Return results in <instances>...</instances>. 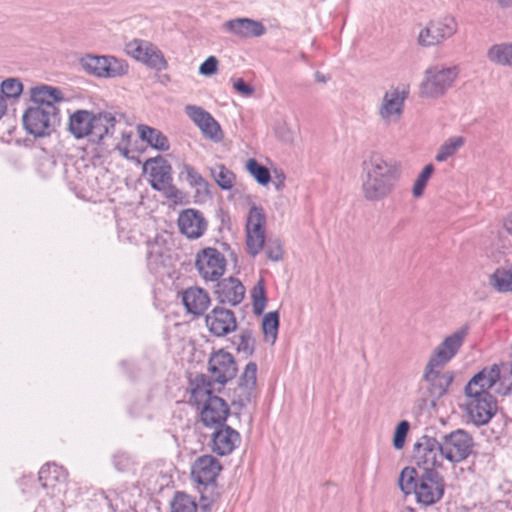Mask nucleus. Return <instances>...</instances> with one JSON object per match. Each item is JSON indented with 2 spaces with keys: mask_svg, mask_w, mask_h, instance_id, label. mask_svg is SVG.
<instances>
[{
  "mask_svg": "<svg viewBox=\"0 0 512 512\" xmlns=\"http://www.w3.org/2000/svg\"><path fill=\"white\" fill-rule=\"evenodd\" d=\"M458 30V23L451 15H445L430 20L418 34L417 42L420 46L431 47L443 43L451 38Z\"/></svg>",
  "mask_w": 512,
  "mask_h": 512,
  "instance_id": "nucleus-9",
  "label": "nucleus"
},
{
  "mask_svg": "<svg viewBox=\"0 0 512 512\" xmlns=\"http://www.w3.org/2000/svg\"><path fill=\"white\" fill-rule=\"evenodd\" d=\"M82 68L89 74L101 78H116L127 74L128 64L114 56L86 55L80 60Z\"/></svg>",
  "mask_w": 512,
  "mask_h": 512,
  "instance_id": "nucleus-10",
  "label": "nucleus"
},
{
  "mask_svg": "<svg viewBox=\"0 0 512 512\" xmlns=\"http://www.w3.org/2000/svg\"><path fill=\"white\" fill-rule=\"evenodd\" d=\"M496 1H497V4H498L502 9H507V8L512 7V0H496Z\"/></svg>",
  "mask_w": 512,
  "mask_h": 512,
  "instance_id": "nucleus-54",
  "label": "nucleus"
},
{
  "mask_svg": "<svg viewBox=\"0 0 512 512\" xmlns=\"http://www.w3.org/2000/svg\"><path fill=\"white\" fill-rule=\"evenodd\" d=\"M65 471L56 464H46L39 471L38 480L44 488L52 487L54 482L65 480Z\"/></svg>",
  "mask_w": 512,
  "mask_h": 512,
  "instance_id": "nucleus-39",
  "label": "nucleus"
},
{
  "mask_svg": "<svg viewBox=\"0 0 512 512\" xmlns=\"http://www.w3.org/2000/svg\"><path fill=\"white\" fill-rule=\"evenodd\" d=\"M263 248L265 249L267 258L271 261L277 262L282 259L283 248L279 239H269Z\"/></svg>",
  "mask_w": 512,
  "mask_h": 512,
  "instance_id": "nucleus-48",
  "label": "nucleus"
},
{
  "mask_svg": "<svg viewBox=\"0 0 512 512\" xmlns=\"http://www.w3.org/2000/svg\"><path fill=\"white\" fill-rule=\"evenodd\" d=\"M257 383V365L249 362L240 376L237 388L234 390L233 404L240 408L247 406L255 395Z\"/></svg>",
  "mask_w": 512,
  "mask_h": 512,
  "instance_id": "nucleus-18",
  "label": "nucleus"
},
{
  "mask_svg": "<svg viewBox=\"0 0 512 512\" xmlns=\"http://www.w3.org/2000/svg\"><path fill=\"white\" fill-rule=\"evenodd\" d=\"M147 247V266L152 273H158L162 268L171 265L169 250L161 242H148Z\"/></svg>",
  "mask_w": 512,
  "mask_h": 512,
  "instance_id": "nucleus-32",
  "label": "nucleus"
},
{
  "mask_svg": "<svg viewBox=\"0 0 512 512\" xmlns=\"http://www.w3.org/2000/svg\"><path fill=\"white\" fill-rule=\"evenodd\" d=\"M413 461L416 469L420 471H437L445 460L440 440L423 435L413 446Z\"/></svg>",
  "mask_w": 512,
  "mask_h": 512,
  "instance_id": "nucleus-6",
  "label": "nucleus"
},
{
  "mask_svg": "<svg viewBox=\"0 0 512 512\" xmlns=\"http://www.w3.org/2000/svg\"><path fill=\"white\" fill-rule=\"evenodd\" d=\"M252 308L255 315H261L267 305L264 280L260 279L251 290Z\"/></svg>",
  "mask_w": 512,
  "mask_h": 512,
  "instance_id": "nucleus-43",
  "label": "nucleus"
},
{
  "mask_svg": "<svg viewBox=\"0 0 512 512\" xmlns=\"http://www.w3.org/2000/svg\"><path fill=\"white\" fill-rule=\"evenodd\" d=\"M208 371L214 382L224 385L236 376L238 369L234 357L220 349L210 356Z\"/></svg>",
  "mask_w": 512,
  "mask_h": 512,
  "instance_id": "nucleus-15",
  "label": "nucleus"
},
{
  "mask_svg": "<svg viewBox=\"0 0 512 512\" xmlns=\"http://www.w3.org/2000/svg\"><path fill=\"white\" fill-rule=\"evenodd\" d=\"M216 293L221 303L235 306L243 300L245 288L238 279L229 277L218 284Z\"/></svg>",
  "mask_w": 512,
  "mask_h": 512,
  "instance_id": "nucleus-31",
  "label": "nucleus"
},
{
  "mask_svg": "<svg viewBox=\"0 0 512 512\" xmlns=\"http://www.w3.org/2000/svg\"><path fill=\"white\" fill-rule=\"evenodd\" d=\"M464 410L476 426L487 424L497 411V403L490 393L465 392Z\"/></svg>",
  "mask_w": 512,
  "mask_h": 512,
  "instance_id": "nucleus-8",
  "label": "nucleus"
},
{
  "mask_svg": "<svg viewBox=\"0 0 512 512\" xmlns=\"http://www.w3.org/2000/svg\"><path fill=\"white\" fill-rule=\"evenodd\" d=\"M225 256L216 248L206 247L195 255V268L205 281H218L226 270Z\"/></svg>",
  "mask_w": 512,
  "mask_h": 512,
  "instance_id": "nucleus-11",
  "label": "nucleus"
},
{
  "mask_svg": "<svg viewBox=\"0 0 512 512\" xmlns=\"http://www.w3.org/2000/svg\"><path fill=\"white\" fill-rule=\"evenodd\" d=\"M30 96L33 102L32 106L46 109H48V106L50 108H57L56 104L64 99L60 89L48 85L31 88Z\"/></svg>",
  "mask_w": 512,
  "mask_h": 512,
  "instance_id": "nucleus-30",
  "label": "nucleus"
},
{
  "mask_svg": "<svg viewBox=\"0 0 512 512\" xmlns=\"http://www.w3.org/2000/svg\"><path fill=\"white\" fill-rule=\"evenodd\" d=\"M399 486L405 494L413 492L419 503L429 506L441 500L445 482L438 471H420L415 467H405L399 476Z\"/></svg>",
  "mask_w": 512,
  "mask_h": 512,
  "instance_id": "nucleus-2",
  "label": "nucleus"
},
{
  "mask_svg": "<svg viewBox=\"0 0 512 512\" xmlns=\"http://www.w3.org/2000/svg\"><path fill=\"white\" fill-rule=\"evenodd\" d=\"M222 469L219 461L212 455L198 457L192 465V479L199 485L208 486L216 481Z\"/></svg>",
  "mask_w": 512,
  "mask_h": 512,
  "instance_id": "nucleus-19",
  "label": "nucleus"
},
{
  "mask_svg": "<svg viewBox=\"0 0 512 512\" xmlns=\"http://www.w3.org/2000/svg\"><path fill=\"white\" fill-rule=\"evenodd\" d=\"M279 329V314L277 311H271L264 315L262 319V332L264 339L270 344H274Z\"/></svg>",
  "mask_w": 512,
  "mask_h": 512,
  "instance_id": "nucleus-41",
  "label": "nucleus"
},
{
  "mask_svg": "<svg viewBox=\"0 0 512 512\" xmlns=\"http://www.w3.org/2000/svg\"><path fill=\"white\" fill-rule=\"evenodd\" d=\"M233 88L243 96L249 97L254 93V88L247 84L242 78L232 79Z\"/></svg>",
  "mask_w": 512,
  "mask_h": 512,
  "instance_id": "nucleus-51",
  "label": "nucleus"
},
{
  "mask_svg": "<svg viewBox=\"0 0 512 512\" xmlns=\"http://www.w3.org/2000/svg\"><path fill=\"white\" fill-rule=\"evenodd\" d=\"M409 94V86L405 84L392 85L384 92L377 108V114L383 124L394 125L400 122Z\"/></svg>",
  "mask_w": 512,
  "mask_h": 512,
  "instance_id": "nucleus-4",
  "label": "nucleus"
},
{
  "mask_svg": "<svg viewBox=\"0 0 512 512\" xmlns=\"http://www.w3.org/2000/svg\"><path fill=\"white\" fill-rule=\"evenodd\" d=\"M265 215L261 208L253 206L246 223V245L249 254L258 255L265 245Z\"/></svg>",
  "mask_w": 512,
  "mask_h": 512,
  "instance_id": "nucleus-14",
  "label": "nucleus"
},
{
  "mask_svg": "<svg viewBox=\"0 0 512 512\" xmlns=\"http://www.w3.org/2000/svg\"><path fill=\"white\" fill-rule=\"evenodd\" d=\"M184 110L189 119L200 129L206 138L214 142L222 140V129L209 112L197 105H186Z\"/></svg>",
  "mask_w": 512,
  "mask_h": 512,
  "instance_id": "nucleus-16",
  "label": "nucleus"
},
{
  "mask_svg": "<svg viewBox=\"0 0 512 512\" xmlns=\"http://www.w3.org/2000/svg\"><path fill=\"white\" fill-rule=\"evenodd\" d=\"M468 326H462L451 335L447 336L436 348L429 361L445 365L459 351L468 335Z\"/></svg>",
  "mask_w": 512,
  "mask_h": 512,
  "instance_id": "nucleus-17",
  "label": "nucleus"
},
{
  "mask_svg": "<svg viewBox=\"0 0 512 512\" xmlns=\"http://www.w3.org/2000/svg\"><path fill=\"white\" fill-rule=\"evenodd\" d=\"M402 176L401 165L396 161L372 152L361 162V193L368 202H380L396 189Z\"/></svg>",
  "mask_w": 512,
  "mask_h": 512,
  "instance_id": "nucleus-1",
  "label": "nucleus"
},
{
  "mask_svg": "<svg viewBox=\"0 0 512 512\" xmlns=\"http://www.w3.org/2000/svg\"><path fill=\"white\" fill-rule=\"evenodd\" d=\"M487 57L496 64L512 66V43L493 45L488 50Z\"/></svg>",
  "mask_w": 512,
  "mask_h": 512,
  "instance_id": "nucleus-36",
  "label": "nucleus"
},
{
  "mask_svg": "<svg viewBox=\"0 0 512 512\" xmlns=\"http://www.w3.org/2000/svg\"><path fill=\"white\" fill-rule=\"evenodd\" d=\"M240 434L230 426H223L212 434V451L220 456L231 454L240 444Z\"/></svg>",
  "mask_w": 512,
  "mask_h": 512,
  "instance_id": "nucleus-26",
  "label": "nucleus"
},
{
  "mask_svg": "<svg viewBox=\"0 0 512 512\" xmlns=\"http://www.w3.org/2000/svg\"><path fill=\"white\" fill-rule=\"evenodd\" d=\"M6 110H7V103H6L3 95L0 94V119L6 113Z\"/></svg>",
  "mask_w": 512,
  "mask_h": 512,
  "instance_id": "nucleus-53",
  "label": "nucleus"
},
{
  "mask_svg": "<svg viewBox=\"0 0 512 512\" xmlns=\"http://www.w3.org/2000/svg\"><path fill=\"white\" fill-rule=\"evenodd\" d=\"M229 414L227 403L220 397H208L201 410V421L205 426H222Z\"/></svg>",
  "mask_w": 512,
  "mask_h": 512,
  "instance_id": "nucleus-25",
  "label": "nucleus"
},
{
  "mask_svg": "<svg viewBox=\"0 0 512 512\" xmlns=\"http://www.w3.org/2000/svg\"><path fill=\"white\" fill-rule=\"evenodd\" d=\"M119 123L117 116L112 112L103 111L94 113V120L90 133V141L93 144H103L106 138L114 135Z\"/></svg>",
  "mask_w": 512,
  "mask_h": 512,
  "instance_id": "nucleus-22",
  "label": "nucleus"
},
{
  "mask_svg": "<svg viewBox=\"0 0 512 512\" xmlns=\"http://www.w3.org/2000/svg\"><path fill=\"white\" fill-rule=\"evenodd\" d=\"M510 374L512 375V364H511Z\"/></svg>",
  "mask_w": 512,
  "mask_h": 512,
  "instance_id": "nucleus-58",
  "label": "nucleus"
},
{
  "mask_svg": "<svg viewBox=\"0 0 512 512\" xmlns=\"http://www.w3.org/2000/svg\"><path fill=\"white\" fill-rule=\"evenodd\" d=\"M182 302L190 314L202 315L210 305V297L206 290L200 287H189L182 292Z\"/></svg>",
  "mask_w": 512,
  "mask_h": 512,
  "instance_id": "nucleus-28",
  "label": "nucleus"
},
{
  "mask_svg": "<svg viewBox=\"0 0 512 512\" xmlns=\"http://www.w3.org/2000/svg\"><path fill=\"white\" fill-rule=\"evenodd\" d=\"M197 507L195 499L184 492H176L170 502V512H196Z\"/></svg>",
  "mask_w": 512,
  "mask_h": 512,
  "instance_id": "nucleus-42",
  "label": "nucleus"
},
{
  "mask_svg": "<svg viewBox=\"0 0 512 512\" xmlns=\"http://www.w3.org/2000/svg\"><path fill=\"white\" fill-rule=\"evenodd\" d=\"M137 131L142 141L158 151H167L170 147L168 138L158 129L141 124Z\"/></svg>",
  "mask_w": 512,
  "mask_h": 512,
  "instance_id": "nucleus-33",
  "label": "nucleus"
},
{
  "mask_svg": "<svg viewBox=\"0 0 512 512\" xmlns=\"http://www.w3.org/2000/svg\"><path fill=\"white\" fill-rule=\"evenodd\" d=\"M284 186V183L283 181H279L277 183H275V187H276V190L280 191Z\"/></svg>",
  "mask_w": 512,
  "mask_h": 512,
  "instance_id": "nucleus-56",
  "label": "nucleus"
},
{
  "mask_svg": "<svg viewBox=\"0 0 512 512\" xmlns=\"http://www.w3.org/2000/svg\"><path fill=\"white\" fill-rule=\"evenodd\" d=\"M433 172L434 166L432 164H427L417 176L412 187V194L415 198H420L423 195L425 187Z\"/></svg>",
  "mask_w": 512,
  "mask_h": 512,
  "instance_id": "nucleus-46",
  "label": "nucleus"
},
{
  "mask_svg": "<svg viewBox=\"0 0 512 512\" xmlns=\"http://www.w3.org/2000/svg\"><path fill=\"white\" fill-rule=\"evenodd\" d=\"M115 466L119 471H122L125 468L124 466H120V462L118 460H115Z\"/></svg>",
  "mask_w": 512,
  "mask_h": 512,
  "instance_id": "nucleus-57",
  "label": "nucleus"
},
{
  "mask_svg": "<svg viewBox=\"0 0 512 512\" xmlns=\"http://www.w3.org/2000/svg\"><path fill=\"white\" fill-rule=\"evenodd\" d=\"M94 112L88 110H76L69 116L68 130L76 139L90 138Z\"/></svg>",
  "mask_w": 512,
  "mask_h": 512,
  "instance_id": "nucleus-29",
  "label": "nucleus"
},
{
  "mask_svg": "<svg viewBox=\"0 0 512 512\" xmlns=\"http://www.w3.org/2000/svg\"><path fill=\"white\" fill-rule=\"evenodd\" d=\"M490 285L501 293L512 291V265L496 269L490 276Z\"/></svg>",
  "mask_w": 512,
  "mask_h": 512,
  "instance_id": "nucleus-34",
  "label": "nucleus"
},
{
  "mask_svg": "<svg viewBox=\"0 0 512 512\" xmlns=\"http://www.w3.org/2000/svg\"><path fill=\"white\" fill-rule=\"evenodd\" d=\"M500 375V366L498 364L485 367L469 380L465 386V392L490 393L489 389L497 383Z\"/></svg>",
  "mask_w": 512,
  "mask_h": 512,
  "instance_id": "nucleus-27",
  "label": "nucleus"
},
{
  "mask_svg": "<svg viewBox=\"0 0 512 512\" xmlns=\"http://www.w3.org/2000/svg\"><path fill=\"white\" fill-rule=\"evenodd\" d=\"M212 395L211 383L207 381L206 376H197L191 382V398L198 405L203 404L208 397H214Z\"/></svg>",
  "mask_w": 512,
  "mask_h": 512,
  "instance_id": "nucleus-35",
  "label": "nucleus"
},
{
  "mask_svg": "<svg viewBox=\"0 0 512 512\" xmlns=\"http://www.w3.org/2000/svg\"><path fill=\"white\" fill-rule=\"evenodd\" d=\"M180 232L188 239H199L207 230V221L203 214L196 209L183 210L177 220Z\"/></svg>",
  "mask_w": 512,
  "mask_h": 512,
  "instance_id": "nucleus-21",
  "label": "nucleus"
},
{
  "mask_svg": "<svg viewBox=\"0 0 512 512\" xmlns=\"http://www.w3.org/2000/svg\"><path fill=\"white\" fill-rule=\"evenodd\" d=\"M23 91V84L16 78H8L1 83V93L7 98H17Z\"/></svg>",
  "mask_w": 512,
  "mask_h": 512,
  "instance_id": "nucleus-47",
  "label": "nucleus"
},
{
  "mask_svg": "<svg viewBox=\"0 0 512 512\" xmlns=\"http://www.w3.org/2000/svg\"><path fill=\"white\" fill-rule=\"evenodd\" d=\"M181 174L185 175V178L189 185L196 189L197 193H209V183L202 175L191 165L183 164L181 168Z\"/></svg>",
  "mask_w": 512,
  "mask_h": 512,
  "instance_id": "nucleus-38",
  "label": "nucleus"
},
{
  "mask_svg": "<svg viewBox=\"0 0 512 512\" xmlns=\"http://www.w3.org/2000/svg\"><path fill=\"white\" fill-rule=\"evenodd\" d=\"M125 51L135 60L156 71H163L168 67L162 51L150 41L133 39L125 45Z\"/></svg>",
  "mask_w": 512,
  "mask_h": 512,
  "instance_id": "nucleus-12",
  "label": "nucleus"
},
{
  "mask_svg": "<svg viewBox=\"0 0 512 512\" xmlns=\"http://www.w3.org/2000/svg\"><path fill=\"white\" fill-rule=\"evenodd\" d=\"M465 144V138L462 136L449 137L439 147L435 160L437 162H445L448 158L454 156L457 151Z\"/></svg>",
  "mask_w": 512,
  "mask_h": 512,
  "instance_id": "nucleus-37",
  "label": "nucleus"
},
{
  "mask_svg": "<svg viewBox=\"0 0 512 512\" xmlns=\"http://www.w3.org/2000/svg\"><path fill=\"white\" fill-rule=\"evenodd\" d=\"M459 67L435 65L424 72L420 84V96L425 98H439L443 96L454 84L459 76Z\"/></svg>",
  "mask_w": 512,
  "mask_h": 512,
  "instance_id": "nucleus-3",
  "label": "nucleus"
},
{
  "mask_svg": "<svg viewBox=\"0 0 512 512\" xmlns=\"http://www.w3.org/2000/svg\"><path fill=\"white\" fill-rule=\"evenodd\" d=\"M149 168L151 187L157 191L172 189L171 166L162 157H156L146 161Z\"/></svg>",
  "mask_w": 512,
  "mask_h": 512,
  "instance_id": "nucleus-24",
  "label": "nucleus"
},
{
  "mask_svg": "<svg viewBox=\"0 0 512 512\" xmlns=\"http://www.w3.org/2000/svg\"><path fill=\"white\" fill-rule=\"evenodd\" d=\"M218 59L215 56H209L199 67V73L204 76H211L217 72Z\"/></svg>",
  "mask_w": 512,
  "mask_h": 512,
  "instance_id": "nucleus-50",
  "label": "nucleus"
},
{
  "mask_svg": "<svg viewBox=\"0 0 512 512\" xmlns=\"http://www.w3.org/2000/svg\"><path fill=\"white\" fill-rule=\"evenodd\" d=\"M439 440L444 458L450 463L464 461L473 451V437L464 429H456L443 434Z\"/></svg>",
  "mask_w": 512,
  "mask_h": 512,
  "instance_id": "nucleus-7",
  "label": "nucleus"
},
{
  "mask_svg": "<svg viewBox=\"0 0 512 512\" xmlns=\"http://www.w3.org/2000/svg\"><path fill=\"white\" fill-rule=\"evenodd\" d=\"M23 125L26 131L34 137L51 135L60 124V112L58 108L48 109L30 106L24 112Z\"/></svg>",
  "mask_w": 512,
  "mask_h": 512,
  "instance_id": "nucleus-5",
  "label": "nucleus"
},
{
  "mask_svg": "<svg viewBox=\"0 0 512 512\" xmlns=\"http://www.w3.org/2000/svg\"><path fill=\"white\" fill-rule=\"evenodd\" d=\"M237 351L245 358L253 355L255 351V339L248 330H242L237 336Z\"/></svg>",
  "mask_w": 512,
  "mask_h": 512,
  "instance_id": "nucleus-45",
  "label": "nucleus"
},
{
  "mask_svg": "<svg viewBox=\"0 0 512 512\" xmlns=\"http://www.w3.org/2000/svg\"><path fill=\"white\" fill-rule=\"evenodd\" d=\"M315 78L318 82H326V78L323 74H321L320 72H316L315 73Z\"/></svg>",
  "mask_w": 512,
  "mask_h": 512,
  "instance_id": "nucleus-55",
  "label": "nucleus"
},
{
  "mask_svg": "<svg viewBox=\"0 0 512 512\" xmlns=\"http://www.w3.org/2000/svg\"><path fill=\"white\" fill-rule=\"evenodd\" d=\"M210 174L216 184L223 190H230L235 183V174L223 164H216L210 168Z\"/></svg>",
  "mask_w": 512,
  "mask_h": 512,
  "instance_id": "nucleus-40",
  "label": "nucleus"
},
{
  "mask_svg": "<svg viewBox=\"0 0 512 512\" xmlns=\"http://www.w3.org/2000/svg\"><path fill=\"white\" fill-rule=\"evenodd\" d=\"M205 321L209 331L217 337L225 336L237 327L234 313L219 306L206 315Z\"/></svg>",
  "mask_w": 512,
  "mask_h": 512,
  "instance_id": "nucleus-20",
  "label": "nucleus"
},
{
  "mask_svg": "<svg viewBox=\"0 0 512 512\" xmlns=\"http://www.w3.org/2000/svg\"><path fill=\"white\" fill-rule=\"evenodd\" d=\"M246 169L261 185H267L271 180V175L268 168L259 164L257 160L253 158L247 161Z\"/></svg>",
  "mask_w": 512,
  "mask_h": 512,
  "instance_id": "nucleus-44",
  "label": "nucleus"
},
{
  "mask_svg": "<svg viewBox=\"0 0 512 512\" xmlns=\"http://www.w3.org/2000/svg\"><path fill=\"white\" fill-rule=\"evenodd\" d=\"M444 365L428 361L423 374V382L430 394V402H435L446 394L453 382L454 375L451 371L441 372Z\"/></svg>",
  "mask_w": 512,
  "mask_h": 512,
  "instance_id": "nucleus-13",
  "label": "nucleus"
},
{
  "mask_svg": "<svg viewBox=\"0 0 512 512\" xmlns=\"http://www.w3.org/2000/svg\"><path fill=\"white\" fill-rule=\"evenodd\" d=\"M503 230L512 236V211L503 221Z\"/></svg>",
  "mask_w": 512,
  "mask_h": 512,
  "instance_id": "nucleus-52",
  "label": "nucleus"
},
{
  "mask_svg": "<svg viewBox=\"0 0 512 512\" xmlns=\"http://www.w3.org/2000/svg\"><path fill=\"white\" fill-rule=\"evenodd\" d=\"M409 428L410 424L406 420H403L398 423L393 437V446L395 447V449L400 450L404 447L405 440L409 432Z\"/></svg>",
  "mask_w": 512,
  "mask_h": 512,
  "instance_id": "nucleus-49",
  "label": "nucleus"
},
{
  "mask_svg": "<svg viewBox=\"0 0 512 512\" xmlns=\"http://www.w3.org/2000/svg\"><path fill=\"white\" fill-rule=\"evenodd\" d=\"M222 28L239 38L260 37L266 33V28L261 22L245 17L228 20L223 23Z\"/></svg>",
  "mask_w": 512,
  "mask_h": 512,
  "instance_id": "nucleus-23",
  "label": "nucleus"
}]
</instances>
